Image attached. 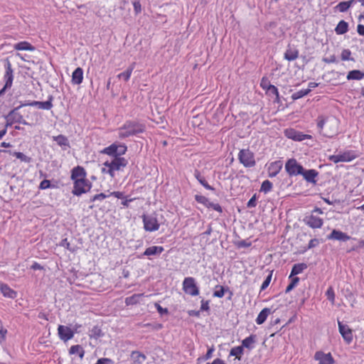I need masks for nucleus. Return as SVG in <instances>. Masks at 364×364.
Here are the masks:
<instances>
[{"label":"nucleus","mask_w":364,"mask_h":364,"mask_svg":"<svg viewBox=\"0 0 364 364\" xmlns=\"http://www.w3.org/2000/svg\"><path fill=\"white\" fill-rule=\"evenodd\" d=\"M311 92V89H305L301 90L298 92H294L291 95V98L293 100H299L306 95H307Z\"/></svg>","instance_id":"42"},{"label":"nucleus","mask_w":364,"mask_h":364,"mask_svg":"<svg viewBox=\"0 0 364 364\" xmlns=\"http://www.w3.org/2000/svg\"><path fill=\"white\" fill-rule=\"evenodd\" d=\"M155 306L158 311V312L160 314L161 316L167 315L168 313V311L166 308H163L160 306V304L156 303Z\"/></svg>","instance_id":"54"},{"label":"nucleus","mask_w":364,"mask_h":364,"mask_svg":"<svg viewBox=\"0 0 364 364\" xmlns=\"http://www.w3.org/2000/svg\"><path fill=\"white\" fill-rule=\"evenodd\" d=\"M208 208H212L220 213L223 212V208L219 203H214L210 201L208 204Z\"/></svg>","instance_id":"52"},{"label":"nucleus","mask_w":364,"mask_h":364,"mask_svg":"<svg viewBox=\"0 0 364 364\" xmlns=\"http://www.w3.org/2000/svg\"><path fill=\"white\" fill-rule=\"evenodd\" d=\"M95 364H112V361L109 358H100Z\"/></svg>","instance_id":"63"},{"label":"nucleus","mask_w":364,"mask_h":364,"mask_svg":"<svg viewBox=\"0 0 364 364\" xmlns=\"http://www.w3.org/2000/svg\"><path fill=\"white\" fill-rule=\"evenodd\" d=\"M70 178L73 181L72 193L74 196H80L91 189L92 184L87 179V172L82 166H77L74 167L71 170Z\"/></svg>","instance_id":"1"},{"label":"nucleus","mask_w":364,"mask_h":364,"mask_svg":"<svg viewBox=\"0 0 364 364\" xmlns=\"http://www.w3.org/2000/svg\"><path fill=\"white\" fill-rule=\"evenodd\" d=\"M146 359V356L139 351H133L131 354V360L133 364H143Z\"/></svg>","instance_id":"26"},{"label":"nucleus","mask_w":364,"mask_h":364,"mask_svg":"<svg viewBox=\"0 0 364 364\" xmlns=\"http://www.w3.org/2000/svg\"><path fill=\"white\" fill-rule=\"evenodd\" d=\"M134 10L136 14L141 13V5L139 1H136L133 3Z\"/></svg>","instance_id":"57"},{"label":"nucleus","mask_w":364,"mask_h":364,"mask_svg":"<svg viewBox=\"0 0 364 364\" xmlns=\"http://www.w3.org/2000/svg\"><path fill=\"white\" fill-rule=\"evenodd\" d=\"M299 57V50L294 48H288L284 53V58L288 61H293Z\"/></svg>","instance_id":"25"},{"label":"nucleus","mask_w":364,"mask_h":364,"mask_svg":"<svg viewBox=\"0 0 364 364\" xmlns=\"http://www.w3.org/2000/svg\"><path fill=\"white\" fill-rule=\"evenodd\" d=\"M306 268L307 265L305 263L295 264L291 269L290 277L301 274Z\"/></svg>","instance_id":"32"},{"label":"nucleus","mask_w":364,"mask_h":364,"mask_svg":"<svg viewBox=\"0 0 364 364\" xmlns=\"http://www.w3.org/2000/svg\"><path fill=\"white\" fill-rule=\"evenodd\" d=\"M357 158V154L354 151H346L338 154L331 155L328 160L334 164L339 162H350Z\"/></svg>","instance_id":"10"},{"label":"nucleus","mask_w":364,"mask_h":364,"mask_svg":"<svg viewBox=\"0 0 364 364\" xmlns=\"http://www.w3.org/2000/svg\"><path fill=\"white\" fill-rule=\"evenodd\" d=\"M133 70L134 66H130L124 72L118 74L117 77L119 79H123L124 81L127 82L130 79Z\"/></svg>","instance_id":"35"},{"label":"nucleus","mask_w":364,"mask_h":364,"mask_svg":"<svg viewBox=\"0 0 364 364\" xmlns=\"http://www.w3.org/2000/svg\"><path fill=\"white\" fill-rule=\"evenodd\" d=\"M109 197L108 195H106L105 193H99V194H96L91 199H90V201L91 202H94V201H96V200H100V201H102L104 199H105L106 198Z\"/></svg>","instance_id":"51"},{"label":"nucleus","mask_w":364,"mask_h":364,"mask_svg":"<svg viewBox=\"0 0 364 364\" xmlns=\"http://www.w3.org/2000/svg\"><path fill=\"white\" fill-rule=\"evenodd\" d=\"M146 126L144 124L140 123L136 121L128 120L119 128L118 136L120 139H125L131 136H134L138 134L144 132Z\"/></svg>","instance_id":"4"},{"label":"nucleus","mask_w":364,"mask_h":364,"mask_svg":"<svg viewBox=\"0 0 364 364\" xmlns=\"http://www.w3.org/2000/svg\"><path fill=\"white\" fill-rule=\"evenodd\" d=\"M6 333L7 330L4 328L1 321L0 320V344L5 341Z\"/></svg>","instance_id":"48"},{"label":"nucleus","mask_w":364,"mask_h":364,"mask_svg":"<svg viewBox=\"0 0 364 364\" xmlns=\"http://www.w3.org/2000/svg\"><path fill=\"white\" fill-rule=\"evenodd\" d=\"M215 350V348L213 346L210 347L206 353V354L204 355V360H209L213 357V353Z\"/></svg>","instance_id":"59"},{"label":"nucleus","mask_w":364,"mask_h":364,"mask_svg":"<svg viewBox=\"0 0 364 364\" xmlns=\"http://www.w3.org/2000/svg\"><path fill=\"white\" fill-rule=\"evenodd\" d=\"M282 166L283 164L281 161H275L270 163L267 168L269 177H275L280 172Z\"/></svg>","instance_id":"18"},{"label":"nucleus","mask_w":364,"mask_h":364,"mask_svg":"<svg viewBox=\"0 0 364 364\" xmlns=\"http://www.w3.org/2000/svg\"><path fill=\"white\" fill-rule=\"evenodd\" d=\"M70 355H77L80 359H82L85 355V350L80 345L72 346L69 349Z\"/></svg>","instance_id":"29"},{"label":"nucleus","mask_w":364,"mask_h":364,"mask_svg":"<svg viewBox=\"0 0 364 364\" xmlns=\"http://www.w3.org/2000/svg\"><path fill=\"white\" fill-rule=\"evenodd\" d=\"M252 243L250 242H247L246 240H241L237 242L236 245L237 247H250Z\"/></svg>","instance_id":"58"},{"label":"nucleus","mask_w":364,"mask_h":364,"mask_svg":"<svg viewBox=\"0 0 364 364\" xmlns=\"http://www.w3.org/2000/svg\"><path fill=\"white\" fill-rule=\"evenodd\" d=\"M0 291L5 297L14 299L17 295V293L6 284L0 283Z\"/></svg>","instance_id":"22"},{"label":"nucleus","mask_w":364,"mask_h":364,"mask_svg":"<svg viewBox=\"0 0 364 364\" xmlns=\"http://www.w3.org/2000/svg\"><path fill=\"white\" fill-rule=\"evenodd\" d=\"M340 120L335 117L324 118L320 116L317 119V128L319 134L325 137L332 138L338 134Z\"/></svg>","instance_id":"2"},{"label":"nucleus","mask_w":364,"mask_h":364,"mask_svg":"<svg viewBox=\"0 0 364 364\" xmlns=\"http://www.w3.org/2000/svg\"><path fill=\"white\" fill-rule=\"evenodd\" d=\"M108 196H114L117 198H121V199L124 198V193L122 192H120V191L109 192Z\"/></svg>","instance_id":"61"},{"label":"nucleus","mask_w":364,"mask_h":364,"mask_svg":"<svg viewBox=\"0 0 364 364\" xmlns=\"http://www.w3.org/2000/svg\"><path fill=\"white\" fill-rule=\"evenodd\" d=\"M272 188V183L269 180H265L262 182L260 191L264 193L269 192Z\"/></svg>","instance_id":"45"},{"label":"nucleus","mask_w":364,"mask_h":364,"mask_svg":"<svg viewBox=\"0 0 364 364\" xmlns=\"http://www.w3.org/2000/svg\"><path fill=\"white\" fill-rule=\"evenodd\" d=\"M279 321H280V320L277 319L271 323V326L269 327V330H271L272 333H271L270 336H274V334L281 329V328H279L278 327H276L275 329H272L275 325H277L279 323Z\"/></svg>","instance_id":"53"},{"label":"nucleus","mask_w":364,"mask_h":364,"mask_svg":"<svg viewBox=\"0 0 364 364\" xmlns=\"http://www.w3.org/2000/svg\"><path fill=\"white\" fill-rule=\"evenodd\" d=\"M103 336L102 329L99 326H94L90 331V337L95 339L99 338Z\"/></svg>","instance_id":"39"},{"label":"nucleus","mask_w":364,"mask_h":364,"mask_svg":"<svg viewBox=\"0 0 364 364\" xmlns=\"http://www.w3.org/2000/svg\"><path fill=\"white\" fill-rule=\"evenodd\" d=\"M354 1L355 0L341 1L336 6V9H338L340 12H346L351 6Z\"/></svg>","instance_id":"34"},{"label":"nucleus","mask_w":364,"mask_h":364,"mask_svg":"<svg viewBox=\"0 0 364 364\" xmlns=\"http://www.w3.org/2000/svg\"><path fill=\"white\" fill-rule=\"evenodd\" d=\"M316 213L320 215L323 214L322 210L319 208H316L312 211V213L309 216L306 217L304 220L306 224L314 229L321 228L323 224V219L315 215L314 213Z\"/></svg>","instance_id":"8"},{"label":"nucleus","mask_w":364,"mask_h":364,"mask_svg":"<svg viewBox=\"0 0 364 364\" xmlns=\"http://www.w3.org/2000/svg\"><path fill=\"white\" fill-rule=\"evenodd\" d=\"M77 325L70 326L60 325L58 328L59 338L63 341H68L72 339L75 333L77 331Z\"/></svg>","instance_id":"9"},{"label":"nucleus","mask_w":364,"mask_h":364,"mask_svg":"<svg viewBox=\"0 0 364 364\" xmlns=\"http://www.w3.org/2000/svg\"><path fill=\"white\" fill-rule=\"evenodd\" d=\"M242 354H243V348L241 346L232 348L230 350V355L235 356L238 360L241 359Z\"/></svg>","instance_id":"37"},{"label":"nucleus","mask_w":364,"mask_h":364,"mask_svg":"<svg viewBox=\"0 0 364 364\" xmlns=\"http://www.w3.org/2000/svg\"><path fill=\"white\" fill-rule=\"evenodd\" d=\"M5 73L4 75V80L5 82V85L4 88L5 90L10 88L12 86L13 80H14V71L12 69V65L9 59L5 60L4 63Z\"/></svg>","instance_id":"14"},{"label":"nucleus","mask_w":364,"mask_h":364,"mask_svg":"<svg viewBox=\"0 0 364 364\" xmlns=\"http://www.w3.org/2000/svg\"><path fill=\"white\" fill-rule=\"evenodd\" d=\"M326 296L327 299L331 302V304L332 305H333L335 304L336 295H335L334 289L332 287H329L327 289V291L326 292Z\"/></svg>","instance_id":"43"},{"label":"nucleus","mask_w":364,"mask_h":364,"mask_svg":"<svg viewBox=\"0 0 364 364\" xmlns=\"http://www.w3.org/2000/svg\"><path fill=\"white\" fill-rule=\"evenodd\" d=\"M314 359L318 362V364L334 363V359L331 353H325L323 351H316L314 355Z\"/></svg>","instance_id":"17"},{"label":"nucleus","mask_w":364,"mask_h":364,"mask_svg":"<svg viewBox=\"0 0 364 364\" xmlns=\"http://www.w3.org/2000/svg\"><path fill=\"white\" fill-rule=\"evenodd\" d=\"M351 52L348 49H344L341 52V58L342 60H353L350 58Z\"/></svg>","instance_id":"50"},{"label":"nucleus","mask_w":364,"mask_h":364,"mask_svg":"<svg viewBox=\"0 0 364 364\" xmlns=\"http://www.w3.org/2000/svg\"><path fill=\"white\" fill-rule=\"evenodd\" d=\"M330 240H336L339 241H347L350 239V237L346 233L340 230H333L331 233L328 236Z\"/></svg>","instance_id":"20"},{"label":"nucleus","mask_w":364,"mask_h":364,"mask_svg":"<svg viewBox=\"0 0 364 364\" xmlns=\"http://www.w3.org/2000/svg\"><path fill=\"white\" fill-rule=\"evenodd\" d=\"M284 136L290 139L296 141H301L305 139H311L312 136L310 134H303L293 128H287L284 131Z\"/></svg>","instance_id":"13"},{"label":"nucleus","mask_w":364,"mask_h":364,"mask_svg":"<svg viewBox=\"0 0 364 364\" xmlns=\"http://www.w3.org/2000/svg\"><path fill=\"white\" fill-rule=\"evenodd\" d=\"M348 31V24L343 20H341L337 24L335 31L338 35H343Z\"/></svg>","instance_id":"30"},{"label":"nucleus","mask_w":364,"mask_h":364,"mask_svg":"<svg viewBox=\"0 0 364 364\" xmlns=\"http://www.w3.org/2000/svg\"><path fill=\"white\" fill-rule=\"evenodd\" d=\"M144 296V294H134L131 296L125 299V304L127 306L134 305L139 302L141 297Z\"/></svg>","instance_id":"31"},{"label":"nucleus","mask_w":364,"mask_h":364,"mask_svg":"<svg viewBox=\"0 0 364 364\" xmlns=\"http://www.w3.org/2000/svg\"><path fill=\"white\" fill-rule=\"evenodd\" d=\"M301 175L307 182L316 183V178L318 176V172L315 169L305 170L304 168V171H302Z\"/></svg>","instance_id":"19"},{"label":"nucleus","mask_w":364,"mask_h":364,"mask_svg":"<svg viewBox=\"0 0 364 364\" xmlns=\"http://www.w3.org/2000/svg\"><path fill=\"white\" fill-rule=\"evenodd\" d=\"M289 279L290 280V283L286 288V293L291 291L299 282V278L296 276H292V277H290L289 276Z\"/></svg>","instance_id":"38"},{"label":"nucleus","mask_w":364,"mask_h":364,"mask_svg":"<svg viewBox=\"0 0 364 364\" xmlns=\"http://www.w3.org/2000/svg\"><path fill=\"white\" fill-rule=\"evenodd\" d=\"M195 200L198 203H200V204H203L204 206H205L206 208H208V204L210 203V200H208V198H206L205 196H201V195H196L195 196Z\"/></svg>","instance_id":"44"},{"label":"nucleus","mask_w":364,"mask_h":364,"mask_svg":"<svg viewBox=\"0 0 364 364\" xmlns=\"http://www.w3.org/2000/svg\"><path fill=\"white\" fill-rule=\"evenodd\" d=\"M226 290H228V288L226 289L224 287L220 285H217L215 287V291L213 292V296L217 298H223L225 295V292Z\"/></svg>","instance_id":"41"},{"label":"nucleus","mask_w":364,"mask_h":364,"mask_svg":"<svg viewBox=\"0 0 364 364\" xmlns=\"http://www.w3.org/2000/svg\"><path fill=\"white\" fill-rule=\"evenodd\" d=\"M144 229L146 232H155L159 230L161 224L156 215L144 214L142 216Z\"/></svg>","instance_id":"5"},{"label":"nucleus","mask_w":364,"mask_h":364,"mask_svg":"<svg viewBox=\"0 0 364 364\" xmlns=\"http://www.w3.org/2000/svg\"><path fill=\"white\" fill-rule=\"evenodd\" d=\"M364 78V73L358 70H353L350 71L347 75V79L360 80Z\"/></svg>","instance_id":"33"},{"label":"nucleus","mask_w":364,"mask_h":364,"mask_svg":"<svg viewBox=\"0 0 364 364\" xmlns=\"http://www.w3.org/2000/svg\"><path fill=\"white\" fill-rule=\"evenodd\" d=\"M339 332L346 343L350 344L353 338L352 329L344 323V321L338 320Z\"/></svg>","instance_id":"15"},{"label":"nucleus","mask_w":364,"mask_h":364,"mask_svg":"<svg viewBox=\"0 0 364 364\" xmlns=\"http://www.w3.org/2000/svg\"><path fill=\"white\" fill-rule=\"evenodd\" d=\"M164 249L162 246H151L147 247L143 252V256L159 255L164 252Z\"/></svg>","instance_id":"23"},{"label":"nucleus","mask_w":364,"mask_h":364,"mask_svg":"<svg viewBox=\"0 0 364 364\" xmlns=\"http://www.w3.org/2000/svg\"><path fill=\"white\" fill-rule=\"evenodd\" d=\"M50 187V181L47 179L42 181L39 185V188L41 190H45V189L49 188Z\"/></svg>","instance_id":"55"},{"label":"nucleus","mask_w":364,"mask_h":364,"mask_svg":"<svg viewBox=\"0 0 364 364\" xmlns=\"http://www.w3.org/2000/svg\"><path fill=\"white\" fill-rule=\"evenodd\" d=\"M83 80V70L81 68H77L72 73L71 82L73 85H80Z\"/></svg>","instance_id":"21"},{"label":"nucleus","mask_w":364,"mask_h":364,"mask_svg":"<svg viewBox=\"0 0 364 364\" xmlns=\"http://www.w3.org/2000/svg\"><path fill=\"white\" fill-rule=\"evenodd\" d=\"M285 170L289 176H298L304 171V167L295 159H289L285 164Z\"/></svg>","instance_id":"11"},{"label":"nucleus","mask_w":364,"mask_h":364,"mask_svg":"<svg viewBox=\"0 0 364 364\" xmlns=\"http://www.w3.org/2000/svg\"><path fill=\"white\" fill-rule=\"evenodd\" d=\"M267 94L269 95H274L275 96V102H279V94L278 89L276 86L272 85H268V90H266Z\"/></svg>","instance_id":"36"},{"label":"nucleus","mask_w":364,"mask_h":364,"mask_svg":"<svg viewBox=\"0 0 364 364\" xmlns=\"http://www.w3.org/2000/svg\"><path fill=\"white\" fill-rule=\"evenodd\" d=\"M271 313L272 311L270 309L264 308L260 311L257 318H267Z\"/></svg>","instance_id":"49"},{"label":"nucleus","mask_w":364,"mask_h":364,"mask_svg":"<svg viewBox=\"0 0 364 364\" xmlns=\"http://www.w3.org/2000/svg\"><path fill=\"white\" fill-rule=\"evenodd\" d=\"M13 156H16L17 159H20L21 161L29 163L31 161V158L26 156L24 154L18 151L13 152Z\"/></svg>","instance_id":"46"},{"label":"nucleus","mask_w":364,"mask_h":364,"mask_svg":"<svg viewBox=\"0 0 364 364\" xmlns=\"http://www.w3.org/2000/svg\"><path fill=\"white\" fill-rule=\"evenodd\" d=\"M127 164V159L122 156H115V157L112 158L110 160H107L102 164L101 172L114 178L117 173L123 171Z\"/></svg>","instance_id":"3"},{"label":"nucleus","mask_w":364,"mask_h":364,"mask_svg":"<svg viewBox=\"0 0 364 364\" xmlns=\"http://www.w3.org/2000/svg\"><path fill=\"white\" fill-rule=\"evenodd\" d=\"M357 31L360 36H364V26L362 24H358L357 27Z\"/></svg>","instance_id":"64"},{"label":"nucleus","mask_w":364,"mask_h":364,"mask_svg":"<svg viewBox=\"0 0 364 364\" xmlns=\"http://www.w3.org/2000/svg\"><path fill=\"white\" fill-rule=\"evenodd\" d=\"M127 147L125 144H117L116 143L105 147L101 151L102 154L115 157V156H122L127 152Z\"/></svg>","instance_id":"6"},{"label":"nucleus","mask_w":364,"mask_h":364,"mask_svg":"<svg viewBox=\"0 0 364 364\" xmlns=\"http://www.w3.org/2000/svg\"><path fill=\"white\" fill-rule=\"evenodd\" d=\"M53 139L60 146L69 145L68 140L64 135L59 134L58 136H53Z\"/></svg>","instance_id":"40"},{"label":"nucleus","mask_w":364,"mask_h":364,"mask_svg":"<svg viewBox=\"0 0 364 364\" xmlns=\"http://www.w3.org/2000/svg\"><path fill=\"white\" fill-rule=\"evenodd\" d=\"M257 205V203H256V196L254 195L250 200L249 201L247 202V207L248 208H254Z\"/></svg>","instance_id":"62"},{"label":"nucleus","mask_w":364,"mask_h":364,"mask_svg":"<svg viewBox=\"0 0 364 364\" xmlns=\"http://www.w3.org/2000/svg\"><path fill=\"white\" fill-rule=\"evenodd\" d=\"M268 85H272L267 79L263 77L260 82V86L264 90H268Z\"/></svg>","instance_id":"60"},{"label":"nucleus","mask_w":364,"mask_h":364,"mask_svg":"<svg viewBox=\"0 0 364 364\" xmlns=\"http://www.w3.org/2000/svg\"><path fill=\"white\" fill-rule=\"evenodd\" d=\"M183 291L188 295L196 296L200 293L199 289L193 277H188L183 279L182 284Z\"/></svg>","instance_id":"7"},{"label":"nucleus","mask_w":364,"mask_h":364,"mask_svg":"<svg viewBox=\"0 0 364 364\" xmlns=\"http://www.w3.org/2000/svg\"><path fill=\"white\" fill-rule=\"evenodd\" d=\"M272 271H271L269 272V275L267 277V278L262 282L261 287H260V291H263L267 288V287L269 285L270 282L272 280Z\"/></svg>","instance_id":"47"},{"label":"nucleus","mask_w":364,"mask_h":364,"mask_svg":"<svg viewBox=\"0 0 364 364\" xmlns=\"http://www.w3.org/2000/svg\"><path fill=\"white\" fill-rule=\"evenodd\" d=\"M60 245L61 247L66 248L67 250H70V252H74V250L70 248V244L68 242L67 238L62 240V241L60 243Z\"/></svg>","instance_id":"56"},{"label":"nucleus","mask_w":364,"mask_h":364,"mask_svg":"<svg viewBox=\"0 0 364 364\" xmlns=\"http://www.w3.org/2000/svg\"><path fill=\"white\" fill-rule=\"evenodd\" d=\"M14 48L16 50H28L34 51L35 47L28 41H21L14 45Z\"/></svg>","instance_id":"24"},{"label":"nucleus","mask_w":364,"mask_h":364,"mask_svg":"<svg viewBox=\"0 0 364 364\" xmlns=\"http://www.w3.org/2000/svg\"><path fill=\"white\" fill-rule=\"evenodd\" d=\"M256 343V335H250V336L245 338L242 341V348H247L249 350H252L255 348V343Z\"/></svg>","instance_id":"27"},{"label":"nucleus","mask_w":364,"mask_h":364,"mask_svg":"<svg viewBox=\"0 0 364 364\" xmlns=\"http://www.w3.org/2000/svg\"><path fill=\"white\" fill-rule=\"evenodd\" d=\"M53 97L50 96L48 97V100L46 102H39V101H31L24 103L21 105L19 107L22 106H31V107H37L38 109L49 110L53 107Z\"/></svg>","instance_id":"16"},{"label":"nucleus","mask_w":364,"mask_h":364,"mask_svg":"<svg viewBox=\"0 0 364 364\" xmlns=\"http://www.w3.org/2000/svg\"><path fill=\"white\" fill-rule=\"evenodd\" d=\"M240 162L245 167H253L255 165L254 154L249 149H242L238 154Z\"/></svg>","instance_id":"12"},{"label":"nucleus","mask_w":364,"mask_h":364,"mask_svg":"<svg viewBox=\"0 0 364 364\" xmlns=\"http://www.w3.org/2000/svg\"><path fill=\"white\" fill-rule=\"evenodd\" d=\"M194 176L198 181V182L207 190L214 191V188L208 184L204 177H203L198 170H196L194 172Z\"/></svg>","instance_id":"28"}]
</instances>
